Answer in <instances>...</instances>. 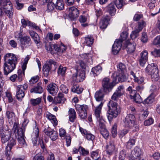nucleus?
I'll return each instance as SVG.
<instances>
[{
    "mask_svg": "<svg viewBox=\"0 0 160 160\" xmlns=\"http://www.w3.org/2000/svg\"><path fill=\"white\" fill-rule=\"evenodd\" d=\"M17 59L16 55L12 53H8L4 56L3 65L4 75H8L15 68L18 62Z\"/></svg>",
    "mask_w": 160,
    "mask_h": 160,
    "instance_id": "1",
    "label": "nucleus"
},
{
    "mask_svg": "<svg viewBox=\"0 0 160 160\" xmlns=\"http://www.w3.org/2000/svg\"><path fill=\"white\" fill-rule=\"evenodd\" d=\"M76 66H77V69H79V67L82 69L86 68V65L84 62L82 60H79L76 62ZM85 78V72L83 70H78L77 71L76 73L73 74L72 79L76 82L82 81Z\"/></svg>",
    "mask_w": 160,
    "mask_h": 160,
    "instance_id": "2",
    "label": "nucleus"
},
{
    "mask_svg": "<svg viewBox=\"0 0 160 160\" xmlns=\"http://www.w3.org/2000/svg\"><path fill=\"white\" fill-rule=\"evenodd\" d=\"M113 101L110 100L108 104L109 110L107 116L109 121H111L113 118H116L121 112L119 107L118 106V103Z\"/></svg>",
    "mask_w": 160,
    "mask_h": 160,
    "instance_id": "3",
    "label": "nucleus"
},
{
    "mask_svg": "<svg viewBox=\"0 0 160 160\" xmlns=\"http://www.w3.org/2000/svg\"><path fill=\"white\" fill-rule=\"evenodd\" d=\"M0 8H3L5 13L9 18L12 16L13 10L10 0H0Z\"/></svg>",
    "mask_w": 160,
    "mask_h": 160,
    "instance_id": "4",
    "label": "nucleus"
},
{
    "mask_svg": "<svg viewBox=\"0 0 160 160\" xmlns=\"http://www.w3.org/2000/svg\"><path fill=\"white\" fill-rule=\"evenodd\" d=\"M58 65V63L53 60L49 59L48 60L43 67L42 70L44 76L46 77H48L53 66L54 70H55Z\"/></svg>",
    "mask_w": 160,
    "mask_h": 160,
    "instance_id": "5",
    "label": "nucleus"
},
{
    "mask_svg": "<svg viewBox=\"0 0 160 160\" xmlns=\"http://www.w3.org/2000/svg\"><path fill=\"white\" fill-rule=\"evenodd\" d=\"M0 138L2 142L4 143L11 138L12 132L7 125H4L0 131Z\"/></svg>",
    "mask_w": 160,
    "mask_h": 160,
    "instance_id": "6",
    "label": "nucleus"
},
{
    "mask_svg": "<svg viewBox=\"0 0 160 160\" xmlns=\"http://www.w3.org/2000/svg\"><path fill=\"white\" fill-rule=\"evenodd\" d=\"M129 92L130 97L131 99L137 103H141L142 102V99L139 93H137L135 90H132V86H129L127 89Z\"/></svg>",
    "mask_w": 160,
    "mask_h": 160,
    "instance_id": "7",
    "label": "nucleus"
},
{
    "mask_svg": "<svg viewBox=\"0 0 160 160\" xmlns=\"http://www.w3.org/2000/svg\"><path fill=\"white\" fill-rule=\"evenodd\" d=\"M102 86L103 92L106 93L110 92L114 87L113 83L110 82V79L107 78H104L102 80Z\"/></svg>",
    "mask_w": 160,
    "mask_h": 160,
    "instance_id": "8",
    "label": "nucleus"
},
{
    "mask_svg": "<svg viewBox=\"0 0 160 160\" xmlns=\"http://www.w3.org/2000/svg\"><path fill=\"white\" fill-rule=\"evenodd\" d=\"M103 104V103L102 102H101L98 106L95 109L94 115L99 123L98 124L105 122L101 113V109Z\"/></svg>",
    "mask_w": 160,
    "mask_h": 160,
    "instance_id": "9",
    "label": "nucleus"
},
{
    "mask_svg": "<svg viewBox=\"0 0 160 160\" xmlns=\"http://www.w3.org/2000/svg\"><path fill=\"white\" fill-rule=\"evenodd\" d=\"M145 25V22L142 20L141 22H139L138 28L132 31L130 35L131 38L132 39L136 38L138 36V33L142 30Z\"/></svg>",
    "mask_w": 160,
    "mask_h": 160,
    "instance_id": "10",
    "label": "nucleus"
},
{
    "mask_svg": "<svg viewBox=\"0 0 160 160\" xmlns=\"http://www.w3.org/2000/svg\"><path fill=\"white\" fill-rule=\"evenodd\" d=\"M124 90L123 85H120L117 88L116 91L113 94L111 97V99L115 101H117L119 98L122 96Z\"/></svg>",
    "mask_w": 160,
    "mask_h": 160,
    "instance_id": "11",
    "label": "nucleus"
},
{
    "mask_svg": "<svg viewBox=\"0 0 160 160\" xmlns=\"http://www.w3.org/2000/svg\"><path fill=\"white\" fill-rule=\"evenodd\" d=\"M136 44L134 42L132 43L130 42L129 40L125 42L124 45L122 46L123 49H126L128 53H131L133 52L135 50Z\"/></svg>",
    "mask_w": 160,
    "mask_h": 160,
    "instance_id": "12",
    "label": "nucleus"
},
{
    "mask_svg": "<svg viewBox=\"0 0 160 160\" xmlns=\"http://www.w3.org/2000/svg\"><path fill=\"white\" fill-rule=\"evenodd\" d=\"M43 132L46 135L49 136L50 138L52 141H55L58 138V134L57 132L52 130L49 127L45 128Z\"/></svg>",
    "mask_w": 160,
    "mask_h": 160,
    "instance_id": "13",
    "label": "nucleus"
},
{
    "mask_svg": "<svg viewBox=\"0 0 160 160\" xmlns=\"http://www.w3.org/2000/svg\"><path fill=\"white\" fill-rule=\"evenodd\" d=\"M148 60V53L146 50L142 51L141 52L139 60L140 65L142 67H144L146 62Z\"/></svg>",
    "mask_w": 160,
    "mask_h": 160,
    "instance_id": "14",
    "label": "nucleus"
},
{
    "mask_svg": "<svg viewBox=\"0 0 160 160\" xmlns=\"http://www.w3.org/2000/svg\"><path fill=\"white\" fill-rule=\"evenodd\" d=\"M20 46L22 49L30 46L31 42L30 38L29 36H24L20 39Z\"/></svg>",
    "mask_w": 160,
    "mask_h": 160,
    "instance_id": "15",
    "label": "nucleus"
},
{
    "mask_svg": "<svg viewBox=\"0 0 160 160\" xmlns=\"http://www.w3.org/2000/svg\"><path fill=\"white\" fill-rule=\"evenodd\" d=\"M115 147L113 141L110 140L108 142L106 146V151L107 154L112 155L115 152Z\"/></svg>",
    "mask_w": 160,
    "mask_h": 160,
    "instance_id": "16",
    "label": "nucleus"
},
{
    "mask_svg": "<svg viewBox=\"0 0 160 160\" xmlns=\"http://www.w3.org/2000/svg\"><path fill=\"white\" fill-rule=\"evenodd\" d=\"M158 71L157 65L154 63L148 64L145 69V72L150 75Z\"/></svg>",
    "mask_w": 160,
    "mask_h": 160,
    "instance_id": "17",
    "label": "nucleus"
},
{
    "mask_svg": "<svg viewBox=\"0 0 160 160\" xmlns=\"http://www.w3.org/2000/svg\"><path fill=\"white\" fill-rule=\"evenodd\" d=\"M122 41L118 39L115 41L112 48V52L113 54L115 55L118 54L122 46Z\"/></svg>",
    "mask_w": 160,
    "mask_h": 160,
    "instance_id": "18",
    "label": "nucleus"
},
{
    "mask_svg": "<svg viewBox=\"0 0 160 160\" xmlns=\"http://www.w3.org/2000/svg\"><path fill=\"white\" fill-rule=\"evenodd\" d=\"M69 16L72 20H74L78 17L79 14V10L75 7H70L69 9Z\"/></svg>",
    "mask_w": 160,
    "mask_h": 160,
    "instance_id": "19",
    "label": "nucleus"
},
{
    "mask_svg": "<svg viewBox=\"0 0 160 160\" xmlns=\"http://www.w3.org/2000/svg\"><path fill=\"white\" fill-rule=\"evenodd\" d=\"M99 130L102 136L106 139L108 138V132L106 129L104 122L98 124Z\"/></svg>",
    "mask_w": 160,
    "mask_h": 160,
    "instance_id": "20",
    "label": "nucleus"
},
{
    "mask_svg": "<svg viewBox=\"0 0 160 160\" xmlns=\"http://www.w3.org/2000/svg\"><path fill=\"white\" fill-rule=\"evenodd\" d=\"M18 140L19 143L21 146L24 145L25 143L24 139V131L22 128L19 129L18 131Z\"/></svg>",
    "mask_w": 160,
    "mask_h": 160,
    "instance_id": "21",
    "label": "nucleus"
},
{
    "mask_svg": "<svg viewBox=\"0 0 160 160\" xmlns=\"http://www.w3.org/2000/svg\"><path fill=\"white\" fill-rule=\"evenodd\" d=\"M142 154L141 149L138 147H136L131 152V154L129 156L130 158H135L140 157Z\"/></svg>",
    "mask_w": 160,
    "mask_h": 160,
    "instance_id": "22",
    "label": "nucleus"
},
{
    "mask_svg": "<svg viewBox=\"0 0 160 160\" xmlns=\"http://www.w3.org/2000/svg\"><path fill=\"white\" fill-rule=\"evenodd\" d=\"M48 91L51 94L55 95L58 92V88L57 85L54 83L49 84L47 87Z\"/></svg>",
    "mask_w": 160,
    "mask_h": 160,
    "instance_id": "23",
    "label": "nucleus"
},
{
    "mask_svg": "<svg viewBox=\"0 0 160 160\" xmlns=\"http://www.w3.org/2000/svg\"><path fill=\"white\" fill-rule=\"evenodd\" d=\"M125 72H119V74H117L115 78V82H123L127 81L128 79V77L125 74Z\"/></svg>",
    "mask_w": 160,
    "mask_h": 160,
    "instance_id": "24",
    "label": "nucleus"
},
{
    "mask_svg": "<svg viewBox=\"0 0 160 160\" xmlns=\"http://www.w3.org/2000/svg\"><path fill=\"white\" fill-rule=\"evenodd\" d=\"M42 83H38L35 86L34 88L30 90V92L32 93H41L43 91V88L41 86Z\"/></svg>",
    "mask_w": 160,
    "mask_h": 160,
    "instance_id": "25",
    "label": "nucleus"
},
{
    "mask_svg": "<svg viewBox=\"0 0 160 160\" xmlns=\"http://www.w3.org/2000/svg\"><path fill=\"white\" fill-rule=\"evenodd\" d=\"M110 18L108 17H106L103 18L100 21V27L102 29H104L107 28L108 24V21Z\"/></svg>",
    "mask_w": 160,
    "mask_h": 160,
    "instance_id": "26",
    "label": "nucleus"
},
{
    "mask_svg": "<svg viewBox=\"0 0 160 160\" xmlns=\"http://www.w3.org/2000/svg\"><path fill=\"white\" fill-rule=\"evenodd\" d=\"M115 6L114 2H111L107 7V11L111 16H113L115 13Z\"/></svg>",
    "mask_w": 160,
    "mask_h": 160,
    "instance_id": "27",
    "label": "nucleus"
},
{
    "mask_svg": "<svg viewBox=\"0 0 160 160\" xmlns=\"http://www.w3.org/2000/svg\"><path fill=\"white\" fill-rule=\"evenodd\" d=\"M69 120L71 122H74L76 118V113L75 110L73 108H70L68 111Z\"/></svg>",
    "mask_w": 160,
    "mask_h": 160,
    "instance_id": "28",
    "label": "nucleus"
},
{
    "mask_svg": "<svg viewBox=\"0 0 160 160\" xmlns=\"http://www.w3.org/2000/svg\"><path fill=\"white\" fill-rule=\"evenodd\" d=\"M104 95V94L103 91L102 90H100L96 92L95 94V98L96 101H101L103 100Z\"/></svg>",
    "mask_w": 160,
    "mask_h": 160,
    "instance_id": "29",
    "label": "nucleus"
},
{
    "mask_svg": "<svg viewBox=\"0 0 160 160\" xmlns=\"http://www.w3.org/2000/svg\"><path fill=\"white\" fill-rule=\"evenodd\" d=\"M45 116L49 120L52 121L55 125H57L58 121L55 115L52 114L48 112H47L45 113Z\"/></svg>",
    "mask_w": 160,
    "mask_h": 160,
    "instance_id": "30",
    "label": "nucleus"
},
{
    "mask_svg": "<svg viewBox=\"0 0 160 160\" xmlns=\"http://www.w3.org/2000/svg\"><path fill=\"white\" fill-rule=\"evenodd\" d=\"M17 90L16 97L17 99L20 101H21L22 98H23L25 96L24 92L22 90L20 89L17 87Z\"/></svg>",
    "mask_w": 160,
    "mask_h": 160,
    "instance_id": "31",
    "label": "nucleus"
},
{
    "mask_svg": "<svg viewBox=\"0 0 160 160\" xmlns=\"http://www.w3.org/2000/svg\"><path fill=\"white\" fill-rule=\"evenodd\" d=\"M102 68L100 66L98 65L97 67L92 68L91 72L94 76H97L101 72Z\"/></svg>",
    "mask_w": 160,
    "mask_h": 160,
    "instance_id": "32",
    "label": "nucleus"
},
{
    "mask_svg": "<svg viewBox=\"0 0 160 160\" xmlns=\"http://www.w3.org/2000/svg\"><path fill=\"white\" fill-rule=\"evenodd\" d=\"M76 109L78 112L84 111V110H88V106L86 105H81L76 104L75 105Z\"/></svg>",
    "mask_w": 160,
    "mask_h": 160,
    "instance_id": "33",
    "label": "nucleus"
},
{
    "mask_svg": "<svg viewBox=\"0 0 160 160\" xmlns=\"http://www.w3.org/2000/svg\"><path fill=\"white\" fill-rule=\"evenodd\" d=\"M71 91L77 94H80L82 92V89L79 88L78 84H73L71 88Z\"/></svg>",
    "mask_w": 160,
    "mask_h": 160,
    "instance_id": "34",
    "label": "nucleus"
},
{
    "mask_svg": "<svg viewBox=\"0 0 160 160\" xmlns=\"http://www.w3.org/2000/svg\"><path fill=\"white\" fill-rule=\"evenodd\" d=\"M25 70L22 69H19L18 71V82H21L23 79V78L24 76Z\"/></svg>",
    "mask_w": 160,
    "mask_h": 160,
    "instance_id": "35",
    "label": "nucleus"
},
{
    "mask_svg": "<svg viewBox=\"0 0 160 160\" xmlns=\"http://www.w3.org/2000/svg\"><path fill=\"white\" fill-rule=\"evenodd\" d=\"M87 18L84 16L81 15L80 16L79 20L80 23H82V26L85 27L88 26V24L87 23H84L87 21Z\"/></svg>",
    "mask_w": 160,
    "mask_h": 160,
    "instance_id": "36",
    "label": "nucleus"
},
{
    "mask_svg": "<svg viewBox=\"0 0 160 160\" xmlns=\"http://www.w3.org/2000/svg\"><path fill=\"white\" fill-rule=\"evenodd\" d=\"M11 148H9L8 147H6L5 155L6 156L7 159L8 160H10L11 158L12 154L11 151Z\"/></svg>",
    "mask_w": 160,
    "mask_h": 160,
    "instance_id": "37",
    "label": "nucleus"
},
{
    "mask_svg": "<svg viewBox=\"0 0 160 160\" xmlns=\"http://www.w3.org/2000/svg\"><path fill=\"white\" fill-rule=\"evenodd\" d=\"M115 5L118 9H121L125 4L124 0H116Z\"/></svg>",
    "mask_w": 160,
    "mask_h": 160,
    "instance_id": "38",
    "label": "nucleus"
},
{
    "mask_svg": "<svg viewBox=\"0 0 160 160\" xmlns=\"http://www.w3.org/2000/svg\"><path fill=\"white\" fill-rule=\"evenodd\" d=\"M151 76V78L152 81H157V83L158 82H160V79L158 75V71L156 73H154L150 75Z\"/></svg>",
    "mask_w": 160,
    "mask_h": 160,
    "instance_id": "39",
    "label": "nucleus"
},
{
    "mask_svg": "<svg viewBox=\"0 0 160 160\" xmlns=\"http://www.w3.org/2000/svg\"><path fill=\"white\" fill-rule=\"evenodd\" d=\"M39 142L41 148L42 149V151L44 154L47 153L48 152L46 148V145L44 143L42 139H40L39 138Z\"/></svg>",
    "mask_w": 160,
    "mask_h": 160,
    "instance_id": "40",
    "label": "nucleus"
},
{
    "mask_svg": "<svg viewBox=\"0 0 160 160\" xmlns=\"http://www.w3.org/2000/svg\"><path fill=\"white\" fill-rule=\"evenodd\" d=\"M117 68L119 72H126V66L122 63H120L118 65Z\"/></svg>",
    "mask_w": 160,
    "mask_h": 160,
    "instance_id": "41",
    "label": "nucleus"
},
{
    "mask_svg": "<svg viewBox=\"0 0 160 160\" xmlns=\"http://www.w3.org/2000/svg\"><path fill=\"white\" fill-rule=\"evenodd\" d=\"M64 7V4L63 1H57L55 5V8L59 10H62Z\"/></svg>",
    "mask_w": 160,
    "mask_h": 160,
    "instance_id": "42",
    "label": "nucleus"
},
{
    "mask_svg": "<svg viewBox=\"0 0 160 160\" xmlns=\"http://www.w3.org/2000/svg\"><path fill=\"white\" fill-rule=\"evenodd\" d=\"M148 112L147 111H142L139 115V118L140 120H143L148 116Z\"/></svg>",
    "mask_w": 160,
    "mask_h": 160,
    "instance_id": "43",
    "label": "nucleus"
},
{
    "mask_svg": "<svg viewBox=\"0 0 160 160\" xmlns=\"http://www.w3.org/2000/svg\"><path fill=\"white\" fill-rule=\"evenodd\" d=\"M94 39L91 37L88 36L85 38V42L88 46H90L93 43Z\"/></svg>",
    "mask_w": 160,
    "mask_h": 160,
    "instance_id": "44",
    "label": "nucleus"
},
{
    "mask_svg": "<svg viewBox=\"0 0 160 160\" xmlns=\"http://www.w3.org/2000/svg\"><path fill=\"white\" fill-rule=\"evenodd\" d=\"M66 70V67H63L61 65H60L58 69V72L59 74L63 76L65 74Z\"/></svg>",
    "mask_w": 160,
    "mask_h": 160,
    "instance_id": "45",
    "label": "nucleus"
},
{
    "mask_svg": "<svg viewBox=\"0 0 160 160\" xmlns=\"http://www.w3.org/2000/svg\"><path fill=\"white\" fill-rule=\"evenodd\" d=\"M99 150H97L96 151H92L91 152V156L93 159H99L100 156L98 155Z\"/></svg>",
    "mask_w": 160,
    "mask_h": 160,
    "instance_id": "46",
    "label": "nucleus"
},
{
    "mask_svg": "<svg viewBox=\"0 0 160 160\" xmlns=\"http://www.w3.org/2000/svg\"><path fill=\"white\" fill-rule=\"evenodd\" d=\"M60 90L61 92L65 94L68 93V92L69 88L64 84H62L59 87Z\"/></svg>",
    "mask_w": 160,
    "mask_h": 160,
    "instance_id": "47",
    "label": "nucleus"
},
{
    "mask_svg": "<svg viewBox=\"0 0 160 160\" xmlns=\"http://www.w3.org/2000/svg\"><path fill=\"white\" fill-rule=\"evenodd\" d=\"M41 98H38L36 99H32L30 100V102L31 104L34 106L39 104L41 102Z\"/></svg>",
    "mask_w": 160,
    "mask_h": 160,
    "instance_id": "48",
    "label": "nucleus"
},
{
    "mask_svg": "<svg viewBox=\"0 0 160 160\" xmlns=\"http://www.w3.org/2000/svg\"><path fill=\"white\" fill-rule=\"evenodd\" d=\"M48 3L47 10L49 12L52 11L55 8V5L52 1Z\"/></svg>",
    "mask_w": 160,
    "mask_h": 160,
    "instance_id": "49",
    "label": "nucleus"
},
{
    "mask_svg": "<svg viewBox=\"0 0 160 160\" xmlns=\"http://www.w3.org/2000/svg\"><path fill=\"white\" fill-rule=\"evenodd\" d=\"M9 140L10 141L8 142L6 147L11 148L12 149V147L16 144V141L12 138H11Z\"/></svg>",
    "mask_w": 160,
    "mask_h": 160,
    "instance_id": "50",
    "label": "nucleus"
},
{
    "mask_svg": "<svg viewBox=\"0 0 160 160\" xmlns=\"http://www.w3.org/2000/svg\"><path fill=\"white\" fill-rule=\"evenodd\" d=\"M135 141L134 139H130L127 143V148L129 149L131 148L135 144Z\"/></svg>",
    "mask_w": 160,
    "mask_h": 160,
    "instance_id": "51",
    "label": "nucleus"
},
{
    "mask_svg": "<svg viewBox=\"0 0 160 160\" xmlns=\"http://www.w3.org/2000/svg\"><path fill=\"white\" fill-rule=\"evenodd\" d=\"M124 124L125 127L131 128L135 123L133 122H131L130 121L128 120L127 119L125 118L124 120Z\"/></svg>",
    "mask_w": 160,
    "mask_h": 160,
    "instance_id": "52",
    "label": "nucleus"
},
{
    "mask_svg": "<svg viewBox=\"0 0 160 160\" xmlns=\"http://www.w3.org/2000/svg\"><path fill=\"white\" fill-rule=\"evenodd\" d=\"M79 150L80 153L82 155L85 156L89 153L88 151L85 149L84 148L80 146L79 147Z\"/></svg>",
    "mask_w": 160,
    "mask_h": 160,
    "instance_id": "53",
    "label": "nucleus"
},
{
    "mask_svg": "<svg viewBox=\"0 0 160 160\" xmlns=\"http://www.w3.org/2000/svg\"><path fill=\"white\" fill-rule=\"evenodd\" d=\"M128 36V33L126 32H123L121 34V39H118L122 41V43L124 41H125Z\"/></svg>",
    "mask_w": 160,
    "mask_h": 160,
    "instance_id": "54",
    "label": "nucleus"
},
{
    "mask_svg": "<svg viewBox=\"0 0 160 160\" xmlns=\"http://www.w3.org/2000/svg\"><path fill=\"white\" fill-rule=\"evenodd\" d=\"M135 82L138 83V84H141L144 82V79L142 77H139L138 76L135 79H133Z\"/></svg>",
    "mask_w": 160,
    "mask_h": 160,
    "instance_id": "55",
    "label": "nucleus"
},
{
    "mask_svg": "<svg viewBox=\"0 0 160 160\" xmlns=\"http://www.w3.org/2000/svg\"><path fill=\"white\" fill-rule=\"evenodd\" d=\"M117 126L116 123H115L113 126L112 128L111 132L112 136L113 137L115 138L117 136Z\"/></svg>",
    "mask_w": 160,
    "mask_h": 160,
    "instance_id": "56",
    "label": "nucleus"
},
{
    "mask_svg": "<svg viewBox=\"0 0 160 160\" xmlns=\"http://www.w3.org/2000/svg\"><path fill=\"white\" fill-rule=\"evenodd\" d=\"M39 130L38 128H36V130L34 132V134L36 136V138H32V141L34 142V144H36L38 140V138H39Z\"/></svg>",
    "mask_w": 160,
    "mask_h": 160,
    "instance_id": "57",
    "label": "nucleus"
},
{
    "mask_svg": "<svg viewBox=\"0 0 160 160\" xmlns=\"http://www.w3.org/2000/svg\"><path fill=\"white\" fill-rule=\"evenodd\" d=\"M125 118L130 121L131 122L135 123V116L132 114H129Z\"/></svg>",
    "mask_w": 160,
    "mask_h": 160,
    "instance_id": "58",
    "label": "nucleus"
},
{
    "mask_svg": "<svg viewBox=\"0 0 160 160\" xmlns=\"http://www.w3.org/2000/svg\"><path fill=\"white\" fill-rule=\"evenodd\" d=\"M21 22L23 27L24 28L27 26H31V25L30 22L28 20H26L24 19H21Z\"/></svg>",
    "mask_w": 160,
    "mask_h": 160,
    "instance_id": "59",
    "label": "nucleus"
},
{
    "mask_svg": "<svg viewBox=\"0 0 160 160\" xmlns=\"http://www.w3.org/2000/svg\"><path fill=\"white\" fill-rule=\"evenodd\" d=\"M126 155V152L125 150H123L120 152L119 156V160H124Z\"/></svg>",
    "mask_w": 160,
    "mask_h": 160,
    "instance_id": "60",
    "label": "nucleus"
},
{
    "mask_svg": "<svg viewBox=\"0 0 160 160\" xmlns=\"http://www.w3.org/2000/svg\"><path fill=\"white\" fill-rule=\"evenodd\" d=\"M87 110H84V111L78 112L79 115L81 118L84 119L87 117Z\"/></svg>",
    "mask_w": 160,
    "mask_h": 160,
    "instance_id": "61",
    "label": "nucleus"
},
{
    "mask_svg": "<svg viewBox=\"0 0 160 160\" xmlns=\"http://www.w3.org/2000/svg\"><path fill=\"white\" fill-rule=\"evenodd\" d=\"M153 122V119L152 118H150L144 121V124L146 126H149L152 124Z\"/></svg>",
    "mask_w": 160,
    "mask_h": 160,
    "instance_id": "62",
    "label": "nucleus"
},
{
    "mask_svg": "<svg viewBox=\"0 0 160 160\" xmlns=\"http://www.w3.org/2000/svg\"><path fill=\"white\" fill-rule=\"evenodd\" d=\"M153 44L160 47V36H157L153 40Z\"/></svg>",
    "mask_w": 160,
    "mask_h": 160,
    "instance_id": "63",
    "label": "nucleus"
},
{
    "mask_svg": "<svg viewBox=\"0 0 160 160\" xmlns=\"http://www.w3.org/2000/svg\"><path fill=\"white\" fill-rule=\"evenodd\" d=\"M44 158L42 156L41 153L36 154L33 158V160H44Z\"/></svg>",
    "mask_w": 160,
    "mask_h": 160,
    "instance_id": "64",
    "label": "nucleus"
}]
</instances>
